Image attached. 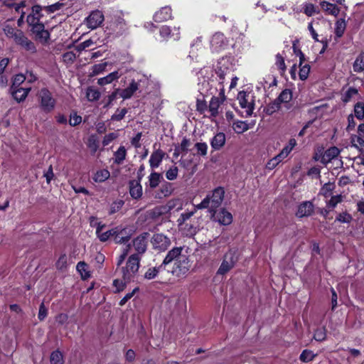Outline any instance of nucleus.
Masks as SVG:
<instances>
[{
    "label": "nucleus",
    "mask_w": 364,
    "mask_h": 364,
    "mask_svg": "<svg viewBox=\"0 0 364 364\" xmlns=\"http://www.w3.org/2000/svg\"><path fill=\"white\" fill-rule=\"evenodd\" d=\"M151 242L153 247L159 250H165L171 245L170 239L161 233L154 234Z\"/></svg>",
    "instance_id": "obj_13"
},
{
    "label": "nucleus",
    "mask_w": 364,
    "mask_h": 364,
    "mask_svg": "<svg viewBox=\"0 0 364 364\" xmlns=\"http://www.w3.org/2000/svg\"><path fill=\"white\" fill-rule=\"evenodd\" d=\"M109 176L110 173L107 170H100L95 173L94 176V180L96 182H104L109 177Z\"/></svg>",
    "instance_id": "obj_48"
},
{
    "label": "nucleus",
    "mask_w": 364,
    "mask_h": 364,
    "mask_svg": "<svg viewBox=\"0 0 364 364\" xmlns=\"http://www.w3.org/2000/svg\"><path fill=\"white\" fill-rule=\"evenodd\" d=\"M339 154H340V150L337 147H336V146L331 147L325 151V153L322 157V161L323 162H326V163L329 162L332 159L337 157Z\"/></svg>",
    "instance_id": "obj_31"
},
{
    "label": "nucleus",
    "mask_w": 364,
    "mask_h": 364,
    "mask_svg": "<svg viewBox=\"0 0 364 364\" xmlns=\"http://www.w3.org/2000/svg\"><path fill=\"white\" fill-rule=\"evenodd\" d=\"M183 247H173L167 252L162 262V265L165 267L166 265L176 263L179 259L186 255V254L183 253Z\"/></svg>",
    "instance_id": "obj_10"
},
{
    "label": "nucleus",
    "mask_w": 364,
    "mask_h": 364,
    "mask_svg": "<svg viewBox=\"0 0 364 364\" xmlns=\"http://www.w3.org/2000/svg\"><path fill=\"white\" fill-rule=\"evenodd\" d=\"M211 220L218 222L223 225H228L232 222V215L225 208H221L218 211L217 209L210 213Z\"/></svg>",
    "instance_id": "obj_9"
},
{
    "label": "nucleus",
    "mask_w": 364,
    "mask_h": 364,
    "mask_svg": "<svg viewBox=\"0 0 364 364\" xmlns=\"http://www.w3.org/2000/svg\"><path fill=\"white\" fill-rule=\"evenodd\" d=\"M223 103V100L215 96L212 97L208 109L211 116L216 117L219 114V108Z\"/></svg>",
    "instance_id": "obj_27"
},
{
    "label": "nucleus",
    "mask_w": 364,
    "mask_h": 364,
    "mask_svg": "<svg viewBox=\"0 0 364 364\" xmlns=\"http://www.w3.org/2000/svg\"><path fill=\"white\" fill-rule=\"evenodd\" d=\"M104 21V15L99 10L92 11L85 18V23L90 29L98 28Z\"/></svg>",
    "instance_id": "obj_11"
},
{
    "label": "nucleus",
    "mask_w": 364,
    "mask_h": 364,
    "mask_svg": "<svg viewBox=\"0 0 364 364\" xmlns=\"http://www.w3.org/2000/svg\"><path fill=\"white\" fill-rule=\"evenodd\" d=\"M233 130L237 134H242L250 129L248 124L244 121L237 120L232 124Z\"/></svg>",
    "instance_id": "obj_38"
},
{
    "label": "nucleus",
    "mask_w": 364,
    "mask_h": 364,
    "mask_svg": "<svg viewBox=\"0 0 364 364\" xmlns=\"http://www.w3.org/2000/svg\"><path fill=\"white\" fill-rule=\"evenodd\" d=\"M165 153L161 149H156L152 152L149 159V164L152 168H158L164 157Z\"/></svg>",
    "instance_id": "obj_21"
},
{
    "label": "nucleus",
    "mask_w": 364,
    "mask_h": 364,
    "mask_svg": "<svg viewBox=\"0 0 364 364\" xmlns=\"http://www.w3.org/2000/svg\"><path fill=\"white\" fill-rule=\"evenodd\" d=\"M342 201V196L341 195L333 196L331 198L327 203V206L328 208H335L338 203Z\"/></svg>",
    "instance_id": "obj_64"
},
{
    "label": "nucleus",
    "mask_w": 364,
    "mask_h": 364,
    "mask_svg": "<svg viewBox=\"0 0 364 364\" xmlns=\"http://www.w3.org/2000/svg\"><path fill=\"white\" fill-rule=\"evenodd\" d=\"M30 90H31L30 87H27V88L18 87L14 90H11V94H12L13 97L18 102H20L23 101L26 98Z\"/></svg>",
    "instance_id": "obj_28"
},
{
    "label": "nucleus",
    "mask_w": 364,
    "mask_h": 364,
    "mask_svg": "<svg viewBox=\"0 0 364 364\" xmlns=\"http://www.w3.org/2000/svg\"><path fill=\"white\" fill-rule=\"evenodd\" d=\"M225 135L223 132L216 134L210 141L211 147L214 150H220L225 144Z\"/></svg>",
    "instance_id": "obj_26"
},
{
    "label": "nucleus",
    "mask_w": 364,
    "mask_h": 364,
    "mask_svg": "<svg viewBox=\"0 0 364 364\" xmlns=\"http://www.w3.org/2000/svg\"><path fill=\"white\" fill-rule=\"evenodd\" d=\"M129 193L131 196L134 199H138L142 196V187L139 182L136 181H130Z\"/></svg>",
    "instance_id": "obj_29"
},
{
    "label": "nucleus",
    "mask_w": 364,
    "mask_h": 364,
    "mask_svg": "<svg viewBox=\"0 0 364 364\" xmlns=\"http://www.w3.org/2000/svg\"><path fill=\"white\" fill-rule=\"evenodd\" d=\"M164 269V265L162 264L158 267H149L144 274L141 277L140 279L143 280H151L159 275V272Z\"/></svg>",
    "instance_id": "obj_23"
},
{
    "label": "nucleus",
    "mask_w": 364,
    "mask_h": 364,
    "mask_svg": "<svg viewBox=\"0 0 364 364\" xmlns=\"http://www.w3.org/2000/svg\"><path fill=\"white\" fill-rule=\"evenodd\" d=\"M195 148L197 150V154L200 156H205L208 151V145L205 142H198L195 144Z\"/></svg>",
    "instance_id": "obj_56"
},
{
    "label": "nucleus",
    "mask_w": 364,
    "mask_h": 364,
    "mask_svg": "<svg viewBox=\"0 0 364 364\" xmlns=\"http://www.w3.org/2000/svg\"><path fill=\"white\" fill-rule=\"evenodd\" d=\"M326 331L325 328H320L316 329L314 333V338L317 341H323L326 339Z\"/></svg>",
    "instance_id": "obj_55"
},
{
    "label": "nucleus",
    "mask_w": 364,
    "mask_h": 364,
    "mask_svg": "<svg viewBox=\"0 0 364 364\" xmlns=\"http://www.w3.org/2000/svg\"><path fill=\"white\" fill-rule=\"evenodd\" d=\"M302 11L307 16H312L319 13L314 4L308 2L302 4Z\"/></svg>",
    "instance_id": "obj_37"
},
{
    "label": "nucleus",
    "mask_w": 364,
    "mask_h": 364,
    "mask_svg": "<svg viewBox=\"0 0 364 364\" xmlns=\"http://www.w3.org/2000/svg\"><path fill=\"white\" fill-rule=\"evenodd\" d=\"M51 364H63V356L60 351H53L50 355Z\"/></svg>",
    "instance_id": "obj_50"
},
{
    "label": "nucleus",
    "mask_w": 364,
    "mask_h": 364,
    "mask_svg": "<svg viewBox=\"0 0 364 364\" xmlns=\"http://www.w3.org/2000/svg\"><path fill=\"white\" fill-rule=\"evenodd\" d=\"M160 35L165 39L173 38V40L177 41L180 38L179 28L173 27V28H171L167 26H163L160 28Z\"/></svg>",
    "instance_id": "obj_18"
},
{
    "label": "nucleus",
    "mask_w": 364,
    "mask_h": 364,
    "mask_svg": "<svg viewBox=\"0 0 364 364\" xmlns=\"http://www.w3.org/2000/svg\"><path fill=\"white\" fill-rule=\"evenodd\" d=\"M107 64V62H105L94 65L91 68L90 75L95 76L102 73L105 70Z\"/></svg>",
    "instance_id": "obj_47"
},
{
    "label": "nucleus",
    "mask_w": 364,
    "mask_h": 364,
    "mask_svg": "<svg viewBox=\"0 0 364 364\" xmlns=\"http://www.w3.org/2000/svg\"><path fill=\"white\" fill-rule=\"evenodd\" d=\"M199 82L198 83V91L203 97L208 96L213 94V88L210 84L208 80H205V77H203L201 80L200 77H198Z\"/></svg>",
    "instance_id": "obj_24"
},
{
    "label": "nucleus",
    "mask_w": 364,
    "mask_h": 364,
    "mask_svg": "<svg viewBox=\"0 0 364 364\" xmlns=\"http://www.w3.org/2000/svg\"><path fill=\"white\" fill-rule=\"evenodd\" d=\"M147 84L148 80L146 78L139 80H132L128 87L120 92L119 95L124 100L129 99L136 91L141 92Z\"/></svg>",
    "instance_id": "obj_4"
},
{
    "label": "nucleus",
    "mask_w": 364,
    "mask_h": 364,
    "mask_svg": "<svg viewBox=\"0 0 364 364\" xmlns=\"http://www.w3.org/2000/svg\"><path fill=\"white\" fill-rule=\"evenodd\" d=\"M280 107L281 105L279 103L277 99H275L272 102H270L265 107L264 112L267 115H272L274 113L279 111Z\"/></svg>",
    "instance_id": "obj_39"
},
{
    "label": "nucleus",
    "mask_w": 364,
    "mask_h": 364,
    "mask_svg": "<svg viewBox=\"0 0 364 364\" xmlns=\"http://www.w3.org/2000/svg\"><path fill=\"white\" fill-rule=\"evenodd\" d=\"M218 64L220 65V66H218L215 73L217 74V76L218 77L219 84L223 85V80L225 76L230 73V70L228 68H225L223 69V67L220 66L222 62H219Z\"/></svg>",
    "instance_id": "obj_42"
},
{
    "label": "nucleus",
    "mask_w": 364,
    "mask_h": 364,
    "mask_svg": "<svg viewBox=\"0 0 364 364\" xmlns=\"http://www.w3.org/2000/svg\"><path fill=\"white\" fill-rule=\"evenodd\" d=\"M299 67H300L299 73V78L301 80H305L307 79V77L309 76V74L310 72V65L308 64H306L304 65H302L301 66H299Z\"/></svg>",
    "instance_id": "obj_53"
},
{
    "label": "nucleus",
    "mask_w": 364,
    "mask_h": 364,
    "mask_svg": "<svg viewBox=\"0 0 364 364\" xmlns=\"http://www.w3.org/2000/svg\"><path fill=\"white\" fill-rule=\"evenodd\" d=\"M316 356V354L314 353L312 350L306 349L301 352L299 359L304 363H309L313 360Z\"/></svg>",
    "instance_id": "obj_44"
},
{
    "label": "nucleus",
    "mask_w": 364,
    "mask_h": 364,
    "mask_svg": "<svg viewBox=\"0 0 364 364\" xmlns=\"http://www.w3.org/2000/svg\"><path fill=\"white\" fill-rule=\"evenodd\" d=\"M321 9L326 14L337 16L339 14V8L332 3L326 1H321L320 2Z\"/></svg>",
    "instance_id": "obj_22"
},
{
    "label": "nucleus",
    "mask_w": 364,
    "mask_h": 364,
    "mask_svg": "<svg viewBox=\"0 0 364 364\" xmlns=\"http://www.w3.org/2000/svg\"><path fill=\"white\" fill-rule=\"evenodd\" d=\"M76 269L82 279L85 280L90 277L91 274L88 265L85 262H79Z\"/></svg>",
    "instance_id": "obj_32"
},
{
    "label": "nucleus",
    "mask_w": 364,
    "mask_h": 364,
    "mask_svg": "<svg viewBox=\"0 0 364 364\" xmlns=\"http://www.w3.org/2000/svg\"><path fill=\"white\" fill-rule=\"evenodd\" d=\"M26 80V77L24 75L21 74L16 75L13 80V84L11 87V90H14L16 88H18L20 85H21Z\"/></svg>",
    "instance_id": "obj_59"
},
{
    "label": "nucleus",
    "mask_w": 364,
    "mask_h": 364,
    "mask_svg": "<svg viewBox=\"0 0 364 364\" xmlns=\"http://www.w3.org/2000/svg\"><path fill=\"white\" fill-rule=\"evenodd\" d=\"M172 191L173 189L171 183H166L161 187L160 193H158V196L159 198L169 196L171 194Z\"/></svg>",
    "instance_id": "obj_51"
},
{
    "label": "nucleus",
    "mask_w": 364,
    "mask_h": 364,
    "mask_svg": "<svg viewBox=\"0 0 364 364\" xmlns=\"http://www.w3.org/2000/svg\"><path fill=\"white\" fill-rule=\"evenodd\" d=\"M314 206L311 201H304L301 203L296 213L299 218L308 217L314 213Z\"/></svg>",
    "instance_id": "obj_20"
},
{
    "label": "nucleus",
    "mask_w": 364,
    "mask_h": 364,
    "mask_svg": "<svg viewBox=\"0 0 364 364\" xmlns=\"http://www.w3.org/2000/svg\"><path fill=\"white\" fill-rule=\"evenodd\" d=\"M225 196V191L222 187L215 188L198 205L197 209H208L209 213L216 210L221 205Z\"/></svg>",
    "instance_id": "obj_1"
},
{
    "label": "nucleus",
    "mask_w": 364,
    "mask_h": 364,
    "mask_svg": "<svg viewBox=\"0 0 364 364\" xmlns=\"http://www.w3.org/2000/svg\"><path fill=\"white\" fill-rule=\"evenodd\" d=\"M100 95H101L100 92L97 90H96L92 87H89L87 89L86 97L90 102H93V101H96V100H99L100 97Z\"/></svg>",
    "instance_id": "obj_41"
},
{
    "label": "nucleus",
    "mask_w": 364,
    "mask_h": 364,
    "mask_svg": "<svg viewBox=\"0 0 364 364\" xmlns=\"http://www.w3.org/2000/svg\"><path fill=\"white\" fill-rule=\"evenodd\" d=\"M292 99V92L289 89L284 90L277 98L279 103L288 105Z\"/></svg>",
    "instance_id": "obj_36"
},
{
    "label": "nucleus",
    "mask_w": 364,
    "mask_h": 364,
    "mask_svg": "<svg viewBox=\"0 0 364 364\" xmlns=\"http://www.w3.org/2000/svg\"><path fill=\"white\" fill-rule=\"evenodd\" d=\"M37 96L40 108L43 112L49 113L54 109L56 100L47 88L41 89Z\"/></svg>",
    "instance_id": "obj_3"
},
{
    "label": "nucleus",
    "mask_w": 364,
    "mask_h": 364,
    "mask_svg": "<svg viewBox=\"0 0 364 364\" xmlns=\"http://www.w3.org/2000/svg\"><path fill=\"white\" fill-rule=\"evenodd\" d=\"M282 159L279 157V155L277 154L276 156L270 159L267 165L266 168L269 170L274 169L281 161H282Z\"/></svg>",
    "instance_id": "obj_57"
},
{
    "label": "nucleus",
    "mask_w": 364,
    "mask_h": 364,
    "mask_svg": "<svg viewBox=\"0 0 364 364\" xmlns=\"http://www.w3.org/2000/svg\"><path fill=\"white\" fill-rule=\"evenodd\" d=\"M148 237L149 233L144 232L134 238L131 244L128 245L132 247L131 255H138V257H141V255L147 249Z\"/></svg>",
    "instance_id": "obj_6"
},
{
    "label": "nucleus",
    "mask_w": 364,
    "mask_h": 364,
    "mask_svg": "<svg viewBox=\"0 0 364 364\" xmlns=\"http://www.w3.org/2000/svg\"><path fill=\"white\" fill-rule=\"evenodd\" d=\"M171 18V9L168 6L161 8L159 11L156 12L154 16V19L156 22H163Z\"/></svg>",
    "instance_id": "obj_25"
},
{
    "label": "nucleus",
    "mask_w": 364,
    "mask_h": 364,
    "mask_svg": "<svg viewBox=\"0 0 364 364\" xmlns=\"http://www.w3.org/2000/svg\"><path fill=\"white\" fill-rule=\"evenodd\" d=\"M121 76V74L118 71H114L110 73L107 76L100 77L97 80V84L100 86H103L107 84L112 83L114 80H117Z\"/></svg>",
    "instance_id": "obj_30"
},
{
    "label": "nucleus",
    "mask_w": 364,
    "mask_h": 364,
    "mask_svg": "<svg viewBox=\"0 0 364 364\" xmlns=\"http://www.w3.org/2000/svg\"><path fill=\"white\" fill-rule=\"evenodd\" d=\"M105 227V225L98 223L96 228V235L101 242H106L110 237L114 238V234L116 233L114 228L103 232L102 230Z\"/></svg>",
    "instance_id": "obj_19"
},
{
    "label": "nucleus",
    "mask_w": 364,
    "mask_h": 364,
    "mask_svg": "<svg viewBox=\"0 0 364 364\" xmlns=\"http://www.w3.org/2000/svg\"><path fill=\"white\" fill-rule=\"evenodd\" d=\"M56 267L58 269L63 270L67 267L68 265V257L66 255H62L56 262Z\"/></svg>",
    "instance_id": "obj_54"
},
{
    "label": "nucleus",
    "mask_w": 364,
    "mask_h": 364,
    "mask_svg": "<svg viewBox=\"0 0 364 364\" xmlns=\"http://www.w3.org/2000/svg\"><path fill=\"white\" fill-rule=\"evenodd\" d=\"M161 176L160 173L156 172L151 173L149 176V185L151 188H154L158 186L161 181Z\"/></svg>",
    "instance_id": "obj_43"
},
{
    "label": "nucleus",
    "mask_w": 364,
    "mask_h": 364,
    "mask_svg": "<svg viewBox=\"0 0 364 364\" xmlns=\"http://www.w3.org/2000/svg\"><path fill=\"white\" fill-rule=\"evenodd\" d=\"M358 91L356 88L355 87H349L348 90L345 93V95H344V98H343V102H348L350 101L351 98L355 95H358Z\"/></svg>",
    "instance_id": "obj_60"
},
{
    "label": "nucleus",
    "mask_w": 364,
    "mask_h": 364,
    "mask_svg": "<svg viewBox=\"0 0 364 364\" xmlns=\"http://www.w3.org/2000/svg\"><path fill=\"white\" fill-rule=\"evenodd\" d=\"M137 255H130L125 266L122 268V278L126 282H130L134 279L138 273L141 258Z\"/></svg>",
    "instance_id": "obj_2"
},
{
    "label": "nucleus",
    "mask_w": 364,
    "mask_h": 364,
    "mask_svg": "<svg viewBox=\"0 0 364 364\" xmlns=\"http://www.w3.org/2000/svg\"><path fill=\"white\" fill-rule=\"evenodd\" d=\"M352 219L353 218L349 213H341L337 215L336 220L343 223H349Z\"/></svg>",
    "instance_id": "obj_58"
},
{
    "label": "nucleus",
    "mask_w": 364,
    "mask_h": 364,
    "mask_svg": "<svg viewBox=\"0 0 364 364\" xmlns=\"http://www.w3.org/2000/svg\"><path fill=\"white\" fill-rule=\"evenodd\" d=\"M296 145V141L295 139H291L289 141V143L287 145H286L282 150L279 154V157L282 159H284L287 156L290 154V152L292 151V149L295 147Z\"/></svg>",
    "instance_id": "obj_34"
},
{
    "label": "nucleus",
    "mask_w": 364,
    "mask_h": 364,
    "mask_svg": "<svg viewBox=\"0 0 364 364\" xmlns=\"http://www.w3.org/2000/svg\"><path fill=\"white\" fill-rule=\"evenodd\" d=\"M196 210H198V209L196 208V205L193 210L187 211V212L181 213L177 220V223H178V225H183L186 220H188L190 218H191L195 214Z\"/></svg>",
    "instance_id": "obj_49"
},
{
    "label": "nucleus",
    "mask_w": 364,
    "mask_h": 364,
    "mask_svg": "<svg viewBox=\"0 0 364 364\" xmlns=\"http://www.w3.org/2000/svg\"><path fill=\"white\" fill-rule=\"evenodd\" d=\"M63 5L64 4L63 3L57 2L52 5L44 6V7H43V9L44 10H46L47 12L51 14V13H54L57 11H59L63 6Z\"/></svg>",
    "instance_id": "obj_63"
},
{
    "label": "nucleus",
    "mask_w": 364,
    "mask_h": 364,
    "mask_svg": "<svg viewBox=\"0 0 364 364\" xmlns=\"http://www.w3.org/2000/svg\"><path fill=\"white\" fill-rule=\"evenodd\" d=\"M238 260V257L236 251L230 250L225 256L224 259L218 269L217 274L223 275L230 271L236 264Z\"/></svg>",
    "instance_id": "obj_7"
},
{
    "label": "nucleus",
    "mask_w": 364,
    "mask_h": 364,
    "mask_svg": "<svg viewBox=\"0 0 364 364\" xmlns=\"http://www.w3.org/2000/svg\"><path fill=\"white\" fill-rule=\"evenodd\" d=\"M249 95L245 92H240L237 95V100L240 107L245 109V117L251 116L254 109L253 103L249 100Z\"/></svg>",
    "instance_id": "obj_15"
},
{
    "label": "nucleus",
    "mask_w": 364,
    "mask_h": 364,
    "mask_svg": "<svg viewBox=\"0 0 364 364\" xmlns=\"http://www.w3.org/2000/svg\"><path fill=\"white\" fill-rule=\"evenodd\" d=\"M178 169L176 166L171 167L166 173V177L168 180L173 181L177 178Z\"/></svg>",
    "instance_id": "obj_61"
},
{
    "label": "nucleus",
    "mask_w": 364,
    "mask_h": 364,
    "mask_svg": "<svg viewBox=\"0 0 364 364\" xmlns=\"http://www.w3.org/2000/svg\"><path fill=\"white\" fill-rule=\"evenodd\" d=\"M127 156V150L124 146H121L114 153V162L118 165L122 164Z\"/></svg>",
    "instance_id": "obj_33"
},
{
    "label": "nucleus",
    "mask_w": 364,
    "mask_h": 364,
    "mask_svg": "<svg viewBox=\"0 0 364 364\" xmlns=\"http://www.w3.org/2000/svg\"><path fill=\"white\" fill-rule=\"evenodd\" d=\"M43 9V6L38 4L32 6L31 13L28 14L26 18V21L28 25H34V23L36 24L40 22V19L43 16L41 13Z\"/></svg>",
    "instance_id": "obj_17"
},
{
    "label": "nucleus",
    "mask_w": 364,
    "mask_h": 364,
    "mask_svg": "<svg viewBox=\"0 0 364 364\" xmlns=\"http://www.w3.org/2000/svg\"><path fill=\"white\" fill-rule=\"evenodd\" d=\"M18 33V36H17L16 39L14 41L16 44L30 53H35L36 52L35 44L25 36L22 31Z\"/></svg>",
    "instance_id": "obj_14"
},
{
    "label": "nucleus",
    "mask_w": 364,
    "mask_h": 364,
    "mask_svg": "<svg viewBox=\"0 0 364 364\" xmlns=\"http://www.w3.org/2000/svg\"><path fill=\"white\" fill-rule=\"evenodd\" d=\"M353 145L359 149L361 152H364V138L358 136H354L351 139Z\"/></svg>",
    "instance_id": "obj_52"
},
{
    "label": "nucleus",
    "mask_w": 364,
    "mask_h": 364,
    "mask_svg": "<svg viewBox=\"0 0 364 364\" xmlns=\"http://www.w3.org/2000/svg\"><path fill=\"white\" fill-rule=\"evenodd\" d=\"M353 68L355 73L364 71V50L356 58L353 63Z\"/></svg>",
    "instance_id": "obj_35"
},
{
    "label": "nucleus",
    "mask_w": 364,
    "mask_h": 364,
    "mask_svg": "<svg viewBox=\"0 0 364 364\" xmlns=\"http://www.w3.org/2000/svg\"><path fill=\"white\" fill-rule=\"evenodd\" d=\"M114 231H116V233L114 234V240L118 244L125 243L129 241L132 234V230L122 226L115 227Z\"/></svg>",
    "instance_id": "obj_16"
},
{
    "label": "nucleus",
    "mask_w": 364,
    "mask_h": 364,
    "mask_svg": "<svg viewBox=\"0 0 364 364\" xmlns=\"http://www.w3.org/2000/svg\"><path fill=\"white\" fill-rule=\"evenodd\" d=\"M123 205L124 201L122 200H119L112 203L110 206L109 214L112 215L118 212L122 208Z\"/></svg>",
    "instance_id": "obj_62"
},
{
    "label": "nucleus",
    "mask_w": 364,
    "mask_h": 364,
    "mask_svg": "<svg viewBox=\"0 0 364 364\" xmlns=\"http://www.w3.org/2000/svg\"><path fill=\"white\" fill-rule=\"evenodd\" d=\"M210 49L213 52L219 53L228 46V40L221 32H215L210 40Z\"/></svg>",
    "instance_id": "obj_8"
},
{
    "label": "nucleus",
    "mask_w": 364,
    "mask_h": 364,
    "mask_svg": "<svg viewBox=\"0 0 364 364\" xmlns=\"http://www.w3.org/2000/svg\"><path fill=\"white\" fill-rule=\"evenodd\" d=\"M354 114L358 119L363 120L364 119V102H358L355 105Z\"/></svg>",
    "instance_id": "obj_46"
},
{
    "label": "nucleus",
    "mask_w": 364,
    "mask_h": 364,
    "mask_svg": "<svg viewBox=\"0 0 364 364\" xmlns=\"http://www.w3.org/2000/svg\"><path fill=\"white\" fill-rule=\"evenodd\" d=\"M191 267V262L186 255L172 266L171 272L176 277H185Z\"/></svg>",
    "instance_id": "obj_5"
},
{
    "label": "nucleus",
    "mask_w": 364,
    "mask_h": 364,
    "mask_svg": "<svg viewBox=\"0 0 364 364\" xmlns=\"http://www.w3.org/2000/svg\"><path fill=\"white\" fill-rule=\"evenodd\" d=\"M107 28L109 30V34L118 36L124 33L127 30V25L124 20L119 17L112 21Z\"/></svg>",
    "instance_id": "obj_12"
},
{
    "label": "nucleus",
    "mask_w": 364,
    "mask_h": 364,
    "mask_svg": "<svg viewBox=\"0 0 364 364\" xmlns=\"http://www.w3.org/2000/svg\"><path fill=\"white\" fill-rule=\"evenodd\" d=\"M4 32L8 38H12L14 41H15L17 38V36H18V33L21 32V31L13 28L9 25H6L4 28Z\"/></svg>",
    "instance_id": "obj_40"
},
{
    "label": "nucleus",
    "mask_w": 364,
    "mask_h": 364,
    "mask_svg": "<svg viewBox=\"0 0 364 364\" xmlns=\"http://www.w3.org/2000/svg\"><path fill=\"white\" fill-rule=\"evenodd\" d=\"M346 22L343 19H340L336 21L335 25V34L337 38H341L346 30Z\"/></svg>",
    "instance_id": "obj_45"
}]
</instances>
